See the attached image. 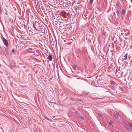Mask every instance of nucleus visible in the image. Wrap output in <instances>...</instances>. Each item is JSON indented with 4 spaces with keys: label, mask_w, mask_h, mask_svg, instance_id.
<instances>
[{
    "label": "nucleus",
    "mask_w": 132,
    "mask_h": 132,
    "mask_svg": "<svg viewBox=\"0 0 132 132\" xmlns=\"http://www.w3.org/2000/svg\"><path fill=\"white\" fill-rule=\"evenodd\" d=\"M128 54L126 53L124 55H122L121 57H120L119 61L120 60L121 61H123L124 60H127Z\"/></svg>",
    "instance_id": "nucleus-1"
},
{
    "label": "nucleus",
    "mask_w": 132,
    "mask_h": 132,
    "mask_svg": "<svg viewBox=\"0 0 132 132\" xmlns=\"http://www.w3.org/2000/svg\"><path fill=\"white\" fill-rule=\"evenodd\" d=\"M2 40L5 46L7 47H8L9 46V44L7 40L3 37L2 39Z\"/></svg>",
    "instance_id": "nucleus-2"
},
{
    "label": "nucleus",
    "mask_w": 132,
    "mask_h": 132,
    "mask_svg": "<svg viewBox=\"0 0 132 132\" xmlns=\"http://www.w3.org/2000/svg\"><path fill=\"white\" fill-rule=\"evenodd\" d=\"M43 26L42 24L39 23H38V24H37V25L36 26V28L35 29L37 31L39 30Z\"/></svg>",
    "instance_id": "nucleus-3"
},
{
    "label": "nucleus",
    "mask_w": 132,
    "mask_h": 132,
    "mask_svg": "<svg viewBox=\"0 0 132 132\" xmlns=\"http://www.w3.org/2000/svg\"><path fill=\"white\" fill-rule=\"evenodd\" d=\"M55 24L56 25H57V26L59 25L60 27H62V26H64V25L63 24V23H61L58 21H57V23H55Z\"/></svg>",
    "instance_id": "nucleus-4"
},
{
    "label": "nucleus",
    "mask_w": 132,
    "mask_h": 132,
    "mask_svg": "<svg viewBox=\"0 0 132 132\" xmlns=\"http://www.w3.org/2000/svg\"><path fill=\"white\" fill-rule=\"evenodd\" d=\"M45 27L43 26L42 28H40V30L38 31H39L40 32L44 33L45 32Z\"/></svg>",
    "instance_id": "nucleus-5"
},
{
    "label": "nucleus",
    "mask_w": 132,
    "mask_h": 132,
    "mask_svg": "<svg viewBox=\"0 0 132 132\" xmlns=\"http://www.w3.org/2000/svg\"><path fill=\"white\" fill-rule=\"evenodd\" d=\"M122 124L127 130H128L129 129V128L128 126V123L127 124L125 122H123Z\"/></svg>",
    "instance_id": "nucleus-6"
},
{
    "label": "nucleus",
    "mask_w": 132,
    "mask_h": 132,
    "mask_svg": "<svg viewBox=\"0 0 132 132\" xmlns=\"http://www.w3.org/2000/svg\"><path fill=\"white\" fill-rule=\"evenodd\" d=\"M114 117L115 118L117 119H119V114L117 113H114Z\"/></svg>",
    "instance_id": "nucleus-7"
},
{
    "label": "nucleus",
    "mask_w": 132,
    "mask_h": 132,
    "mask_svg": "<svg viewBox=\"0 0 132 132\" xmlns=\"http://www.w3.org/2000/svg\"><path fill=\"white\" fill-rule=\"evenodd\" d=\"M38 22L36 21L33 23V26L35 29H36V25H37V24H38Z\"/></svg>",
    "instance_id": "nucleus-8"
},
{
    "label": "nucleus",
    "mask_w": 132,
    "mask_h": 132,
    "mask_svg": "<svg viewBox=\"0 0 132 132\" xmlns=\"http://www.w3.org/2000/svg\"><path fill=\"white\" fill-rule=\"evenodd\" d=\"M120 73L119 72H118V70L116 69V72L114 73V74L116 75L117 76H118L119 74Z\"/></svg>",
    "instance_id": "nucleus-9"
},
{
    "label": "nucleus",
    "mask_w": 132,
    "mask_h": 132,
    "mask_svg": "<svg viewBox=\"0 0 132 132\" xmlns=\"http://www.w3.org/2000/svg\"><path fill=\"white\" fill-rule=\"evenodd\" d=\"M48 59L50 61H51L52 59V55L50 54H49L48 56Z\"/></svg>",
    "instance_id": "nucleus-10"
},
{
    "label": "nucleus",
    "mask_w": 132,
    "mask_h": 132,
    "mask_svg": "<svg viewBox=\"0 0 132 132\" xmlns=\"http://www.w3.org/2000/svg\"><path fill=\"white\" fill-rule=\"evenodd\" d=\"M128 125L129 126L131 129L132 130V123H130L128 122Z\"/></svg>",
    "instance_id": "nucleus-11"
},
{
    "label": "nucleus",
    "mask_w": 132,
    "mask_h": 132,
    "mask_svg": "<svg viewBox=\"0 0 132 132\" xmlns=\"http://www.w3.org/2000/svg\"><path fill=\"white\" fill-rule=\"evenodd\" d=\"M25 4V5L26 6V7H27V6H29L30 4H29L28 2H26L25 3H24Z\"/></svg>",
    "instance_id": "nucleus-12"
},
{
    "label": "nucleus",
    "mask_w": 132,
    "mask_h": 132,
    "mask_svg": "<svg viewBox=\"0 0 132 132\" xmlns=\"http://www.w3.org/2000/svg\"><path fill=\"white\" fill-rule=\"evenodd\" d=\"M125 63H126V64H125V65L126 66H128V67H129V66H130L131 65V64H130V63H129V64L128 63H127V62H125Z\"/></svg>",
    "instance_id": "nucleus-13"
},
{
    "label": "nucleus",
    "mask_w": 132,
    "mask_h": 132,
    "mask_svg": "<svg viewBox=\"0 0 132 132\" xmlns=\"http://www.w3.org/2000/svg\"><path fill=\"white\" fill-rule=\"evenodd\" d=\"M122 14L123 15H125V14L126 11H125V10H124V9L122 10Z\"/></svg>",
    "instance_id": "nucleus-14"
},
{
    "label": "nucleus",
    "mask_w": 132,
    "mask_h": 132,
    "mask_svg": "<svg viewBox=\"0 0 132 132\" xmlns=\"http://www.w3.org/2000/svg\"><path fill=\"white\" fill-rule=\"evenodd\" d=\"M102 34L104 36H106V33L105 32H104V31H103L102 32Z\"/></svg>",
    "instance_id": "nucleus-15"
},
{
    "label": "nucleus",
    "mask_w": 132,
    "mask_h": 132,
    "mask_svg": "<svg viewBox=\"0 0 132 132\" xmlns=\"http://www.w3.org/2000/svg\"><path fill=\"white\" fill-rule=\"evenodd\" d=\"M77 66L75 65H74L73 67V68L74 69L76 70V68H77Z\"/></svg>",
    "instance_id": "nucleus-16"
},
{
    "label": "nucleus",
    "mask_w": 132,
    "mask_h": 132,
    "mask_svg": "<svg viewBox=\"0 0 132 132\" xmlns=\"http://www.w3.org/2000/svg\"><path fill=\"white\" fill-rule=\"evenodd\" d=\"M79 117L82 120H84V117H83L82 116H81Z\"/></svg>",
    "instance_id": "nucleus-17"
},
{
    "label": "nucleus",
    "mask_w": 132,
    "mask_h": 132,
    "mask_svg": "<svg viewBox=\"0 0 132 132\" xmlns=\"http://www.w3.org/2000/svg\"><path fill=\"white\" fill-rule=\"evenodd\" d=\"M112 123V122L111 121H110L109 122V124L110 125H111Z\"/></svg>",
    "instance_id": "nucleus-18"
},
{
    "label": "nucleus",
    "mask_w": 132,
    "mask_h": 132,
    "mask_svg": "<svg viewBox=\"0 0 132 132\" xmlns=\"http://www.w3.org/2000/svg\"><path fill=\"white\" fill-rule=\"evenodd\" d=\"M116 12L118 14H119V11L118 10H117L116 11Z\"/></svg>",
    "instance_id": "nucleus-19"
},
{
    "label": "nucleus",
    "mask_w": 132,
    "mask_h": 132,
    "mask_svg": "<svg viewBox=\"0 0 132 132\" xmlns=\"http://www.w3.org/2000/svg\"><path fill=\"white\" fill-rule=\"evenodd\" d=\"M93 0H90V3L92 4L93 3Z\"/></svg>",
    "instance_id": "nucleus-20"
},
{
    "label": "nucleus",
    "mask_w": 132,
    "mask_h": 132,
    "mask_svg": "<svg viewBox=\"0 0 132 132\" xmlns=\"http://www.w3.org/2000/svg\"><path fill=\"white\" fill-rule=\"evenodd\" d=\"M108 71H111L109 69V68L108 69Z\"/></svg>",
    "instance_id": "nucleus-21"
},
{
    "label": "nucleus",
    "mask_w": 132,
    "mask_h": 132,
    "mask_svg": "<svg viewBox=\"0 0 132 132\" xmlns=\"http://www.w3.org/2000/svg\"><path fill=\"white\" fill-rule=\"evenodd\" d=\"M14 50H12V53H14Z\"/></svg>",
    "instance_id": "nucleus-22"
},
{
    "label": "nucleus",
    "mask_w": 132,
    "mask_h": 132,
    "mask_svg": "<svg viewBox=\"0 0 132 132\" xmlns=\"http://www.w3.org/2000/svg\"><path fill=\"white\" fill-rule=\"evenodd\" d=\"M1 7L0 6V12H1Z\"/></svg>",
    "instance_id": "nucleus-23"
},
{
    "label": "nucleus",
    "mask_w": 132,
    "mask_h": 132,
    "mask_svg": "<svg viewBox=\"0 0 132 132\" xmlns=\"http://www.w3.org/2000/svg\"><path fill=\"white\" fill-rule=\"evenodd\" d=\"M116 5L117 6H118L119 5V4L118 3H117Z\"/></svg>",
    "instance_id": "nucleus-24"
},
{
    "label": "nucleus",
    "mask_w": 132,
    "mask_h": 132,
    "mask_svg": "<svg viewBox=\"0 0 132 132\" xmlns=\"http://www.w3.org/2000/svg\"><path fill=\"white\" fill-rule=\"evenodd\" d=\"M55 23H57V21H55Z\"/></svg>",
    "instance_id": "nucleus-25"
},
{
    "label": "nucleus",
    "mask_w": 132,
    "mask_h": 132,
    "mask_svg": "<svg viewBox=\"0 0 132 132\" xmlns=\"http://www.w3.org/2000/svg\"><path fill=\"white\" fill-rule=\"evenodd\" d=\"M47 119L48 120H50L49 119Z\"/></svg>",
    "instance_id": "nucleus-26"
},
{
    "label": "nucleus",
    "mask_w": 132,
    "mask_h": 132,
    "mask_svg": "<svg viewBox=\"0 0 132 132\" xmlns=\"http://www.w3.org/2000/svg\"><path fill=\"white\" fill-rule=\"evenodd\" d=\"M131 1V3L132 4V0H130Z\"/></svg>",
    "instance_id": "nucleus-27"
},
{
    "label": "nucleus",
    "mask_w": 132,
    "mask_h": 132,
    "mask_svg": "<svg viewBox=\"0 0 132 132\" xmlns=\"http://www.w3.org/2000/svg\"><path fill=\"white\" fill-rule=\"evenodd\" d=\"M88 94V93H87L86 94Z\"/></svg>",
    "instance_id": "nucleus-28"
}]
</instances>
